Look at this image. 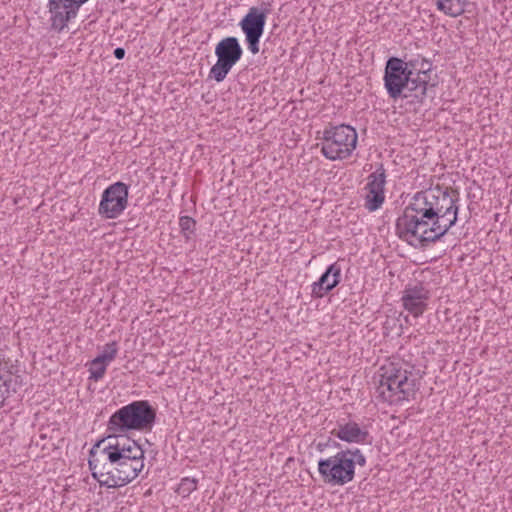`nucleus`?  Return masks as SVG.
I'll return each mask as SVG.
<instances>
[{
  "instance_id": "1",
  "label": "nucleus",
  "mask_w": 512,
  "mask_h": 512,
  "mask_svg": "<svg viewBox=\"0 0 512 512\" xmlns=\"http://www.w3.org/2000/svg\"><path fill=\"white\" fill-rule=\"evenodd\" d=\"M458 191L436 186L414 194L396 221L399 238L421 246L440 240L456 224Z\"/></svg>"
},
{
  "instance_id": "2",
  "label": "nucleus",
  "mask_w": 512,
  "mask_h": 512,
  "mask_svg": "<svg viewBox=\"0 0 512 512\" xmlns=\"http://www.w3.org/2000/svg\"><path fill=\"white\" fill-rule=\"evenodd\" d=\"M92 475L101 486L117 488L133 481L144 468V456L121 455L116 452L99 456L90 451L88 461Z\"/></svg>"
},
{
  "instance_id": "3",
  "label": "nucleus",
  "mask_w": 512,
  "mask_h": 512,
  "mask_svg": "<svg viewBox=\"0 0 512 512\" xmlns=\"http://www.w3.org/2000/svg\"><path fill=\"white\" fill-rule=\"evenodd\" d=\"M378 396L389 404L408 400L415 393V379L412 373L394 363L381 367Z\"/></svg>"
},
{
  "instance_id": "4",
  "label": "nucleus",
  "mask_w": 512,
  "mask_h": 512,
  "mask_svg": "<svg viewBox=\"0 0 512 512\" xmlns=\"http://www.w3.org/2000/svg\"><path fill=\"white\" fill-rule=\"evenodd\" d=\"M155 418L156 412L148 401H134L112 414L107 430L112 433L143 430L151 428Z\"/></svg>"
},
{
  "instance_id": "5",
  "label": "nucleus",
  "mask_w": 512,
  "mask_h": 512,
  "mask_svg": "<svg viewBox=\"0 0 512 512\" xmlns=\"http://www.w3.org/2000/svg\"><path fill=\"white\" fill-rule=\"evenodd\" d=\"M357 140L358 134L352 126H334L324 130L321 152L329 160H343L355 150Z\"/></svg>"
},
{
  "instance_id": "6",
  "label": "nucleus",
  "mask_w": 512,
  "mask_h": 512,
  "mask_svg": "<svg viewBox=\"0 0 512 512\" xmlns=\"http://www.w3.org/2000/svg\"><path fill=\"white\" fill-rule=\"evenodd\" d=\"M350 449L341 450L335 455L318 461V471L323 481L333 486L351 482L355 476Z\"/></svg>"
},
{
  "instance_id": "7",
  "label": "nucleus",
  "mask_w": 512,
  "mask_h": 512,
  "mask_svg": "<svg viewBox=\"0 0 512 512\" xmlns=\"http://www.w3.org/2000/svg\"><path fill=\"white\" fill-rule=\"evenodd\" d=\"M242 54L243 49L236 37L229 36L220 40L215 47L217 61L211 67L209 77L216 82H222Z\"/></svg>"
},
{
  "instance_id": "8",
  "label": "nucleus",
  "mask_w": 512,
  "mask_h": 512,
  "mask_svg": "<svg viewBox=\"0 0 512 512\" xmlns=\"http://www.w3.org/2000/svg\"><path fill=\"white\" fill-rule=\"evenodd\" d=\"M269 11L268 7L258 8L253 6L239 23L241 30L245 34L248 49L252 54H257L260 50L259 42L264 33Z\"/></svg>"
},
{
  "instance_id": "9",
  "label": "nucleus",
  "mask_w": 512,
  "mask_h": 512,
  "mask_svg": "<svg viewBox=\"0 0 512 512\" xmlns=\"http://www.w3.org/2000/svg\"><path fill=\"white\" fill-rule=\"evenodd\" d=\"M128 206V186L116 182L108 186L102 194L98 212L106 219L119 217Z\"/></svg>"
},
{
  "instance_id": "10",
  "label": "nucleus",
  "mask_w": 512,
  "mask_h": 512,
  "mask_svg": "<svg viewBox=\"0 0 512 512\" xmlns=\"http://www.w3.org/2000/svg\"><path fill=\"white\" fill-rule=\"evenodd\" d=\"M88 0H48L52 29L60 32L77 16L80 7Z\"/></svg>"
},
{
  "instance_id": "11",
  "label": "nucleus",
  "mask_w": 512,
  "mask_h": 512,
  "mask_svg": "<svg viewBox=\"0 0 512 512\" xmlns=\"http://www.w3.org/2000/svg\"><path fill=\"white\" fill-rule=\"evenodd\" d=\"M408 74L404 61L397 57L387 60L384 70V85L390 98L396 100L403 95V87Z\"/></svg>"
},
{
  "instance_id": "12",
  "label": "nucleus",
  "mask_w": 512,
  "mask_h": 512,
  "mask_svg": "<svg viewBox=\"0 0 512 512\" xmlns=\"http://www.w3.org/2000/svg\"><path fill=\"white\" fill-rule=\"evenodd\" d=\"M430 291L421 283L409 284L402 292V305L414 317L421 316L428 307Z\"/></svg>"
},
{
  "instance_id": "13",
  "label": "nucleus",
  "mask_w": 512,
  "mask_h": 512,
  "mask_svg": "<svg viewBox=\"0 0 512 512\" xmlns=\"http://www.w3.org/2000/svg\"><path fill=\"white\" fill-rule=\"evenodd\" d=\"M105 442H107V445L101 451L102 455L120 452L121 455L144 456V451L141 446L136 441L127 437L125 433L110 432L105 439L98 441L93 448H99Z\"/></svg>"
},
{
  "instance_id": "14",
  "label": "nucleus",
  "mask_w": 512,
  "mask_h": 512,
  "mask_svg": "<svg viewBox=\"0 0 512 512\" xmlns=\"http://www.w3.org/2000/svg\"><path fill=\"white\" fill-rule=\"evenodd\" d=\"M341 269L335 263L330 265L317 282L312 284V296L322 298L340 282Z\"/></svg>"
},
{
  "instance_id": "15",
  "label": "nucleus",
  "mask_w": 512,
  "mask_h": 512,
  "mask_svg": "<svg viewBox=\"0 0 512 512\" xmlns=\"http://www.w3.org/2000/svg\"><path fill=\"white\" fill-rule=\"evenodd\" d=\"M403 87V98H413L418 102H422L427 93L429 82L425 81V76L409 75Z\"/></svg>"
},
{
  "instance_id": "16",
  "label": "nucleus",
  "mask_w": 512,
  "mask_h": 512,
  "mask_svg": "<svg viewBox=\"0 0 512 512\" xmlns=\"http://www.w3.org/2000/svg\"><path fill=\"white\" fill-rule=\"evenodd\" d=\"M333 433L342 441L349 443H363L368 437V431L361 429L356 422L339 425Z\"/></svg>"
},
{
  "instance_id": "17",
  "label": "nucleus",
  "mask_w": 512,
  "mask_h": 512,
  "mask_svg": "<svg viewBox=\"0 0 512 512\" xmlns=\"http://www.w3.org/2000/svg\"><path fill=\"white\" fill-rule=\"evenodd\" d=\"M437 8L450 17H458L465 11L464 3L458 0H436Z\"/></svg>"
},
{
  "instance_id": "18",
  "label": "nucleus",
  "mask_w": 512,
  "mask_h": 512,
  "mask_svg": "<svg viewBox=\"0 0 512 512\" xmlns=\"http://www.w3.org/2000/svg\"><path fill=\"white\" fill-rule=\"evenodd\" d=\"M385 170L380 167L375 172L371 173L368 177V183L365 187L366 190L383 191L386 183Z\"/></svg>"
},
{
  "instance_id": "19",
  "label": "nucleus",
  "mask_w": 512,
  "mask_h": 512,
  "mask_svg": "<svg viewBox=\"0 0 512 512\" xmlns=\"http://www.w3.org/2000/svg\"><path fill=\"white\" fill-rule=\"evenodd\" d=\"M107 363L101 360L98 356L90 362L89 372L90 379L98 381L103 378L106 372Z\"/></svg>"
},
{
  "instance_id": "20",
  "label": "nucleus",
  "mask_w": 512,
  "mask_h": 512,
  "mask_svg": "<svg viewBox=\"0 0 512 512\" xmlns=\"http://www.w3.org/2000/svg\"><path fill=\"white\" fill-rule=\"evenodd\" d=\"M367 191H368V193L366 195L365 207L369 211H375L378 208H380V206L384 202V198H385L384 192L383 191H371V190H367Z\"/></svg>"
},
{
  "instance_id": "21",
  "label": "nucleus",
  "mask_w": 512,
  "mask_h": 512,
  "mask_svg": "<svg viewBox=\"0 0 512 512\" xmlns=\"http://www.w3.org/2000/svg\"><path fill=\"white\" fill-rule=\"evenodd\" d=\"M12 378L10 375H2L0 373V409L4 406L5 401L10 397V384Z\"/></svg>"
},
{
  "instance_id": "22",
  "label": "nucleus",
  "mask_w": 512,
  "mask_h": 512,
  "mask_svg": "<svg viewBox=\"0 0 512 512\" xmlns=\"http://www.w3.org/2000/svg\"><path fill=\"white\" fill-rule=\"evenodd\" d=\"M198 481L195 478H183L177 488L178 494L189 496L197 488Z\"/></svg>"
},
{
  "instance_id": "23",
  "label": "nucleus",
  "mask_w": 512,
  "mask_h": 512,
  "mask_svg": "<svg viewBox=\"0 0 512 512\" xmlns=\"http://www.w3.org/2000/svg\"><path fill=\"white\" fill-rule=\"evenodd\" d=\"M117 351H118L117 343L110 342L104 346L103 352L100 355H98V357L101 360H103L104 362L109 363L115 359V357L117 355Z\"/></svg>"
},
{
  "instance_id": "24",
  "label": "nucleus",
  "mask_w": 512,
  "mask_h": 512,
  "mask_svg": "<svg viewBox=\"0 0 512 512\" xmlns=\"http://www.w3.org/2000/svg\"><path fill=\"white\" fill-rule=\"evenodd\" d=\"M179 226L181 228V231L186 236H188V234L193 233L195 226H196V222L193 218H191L189 216H182L179 219Z\"/></svg>"
},
{
  "instance_id": "25",
  "label": "nucleus",
  "mask_w": 512,
  "mask_h": 512,
  "mask_svg": "<svg viewBox=\"0 0 512 512\" xmlns=\"http://www.w3.org/2000/svg\"><path fill=\"white\" fill-rule=\"evenodd\" d=\"M431 70V63L426 59H420L419 67L415 72V76H425V81L429 82V72Z\"/></svg>"
},
{
  "instance_id": "26",
  "label": "nucleus",
  "mask_w": 512,
  "mask_h": 512,
  "mask_svg": "<svg viewBox=\"0 0 512 512\" xmlns=\"http://www.w3.org/2000/svg\"><path fill=\"white\" fill-rule=\"evenodd\" d=\"M350 458L353 459V471L355 472V465L364 466L366 464V458L359 449L350 450Z\"/></svg>"
},
{
  "instance_id": "27",
  "label": "nucleus",
  "mask_w": 512,
  "mask_h": 512,
  "mask_svg": "<svg viewBox=\"0 0 512 512\" xmlns=\"http://www.w3.org/2000/svg\"><path fill=\"white\" fill-rule=\"evenodd\" d=\"M420 59H411L407 62L404 61V67L406 68V73L409 75H415L419 67Z\"/></svg>"
},
{
  "instance_id": "28",
  "label": "nucleus",
  "mask_w": 512,
  "mask_h": 512,
  "mask_svg": "<svg viewBox=\"0 0 512 512\" xmlns=\"http://www.w3.org/2000/svg\"><path fill=\"white\" fill-rule=\"evenodd\" d=\"M114 56L116 59L118 60H121L124 58L125 56V49L122 48V47H117L115 50H114Z\"/></svg>"
}]
</instances>
